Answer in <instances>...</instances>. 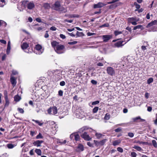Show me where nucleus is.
Here are the masks:
<instances>
[{"label":"nucleus","mask_w":157,"mask_h":157,"mask_svg":"<svg viewBox=\"0 0 157 157\" xmlns=\"http://www.w3.org/2000/svg\"><path fill=\"white\" fill-rule=\"evenodd\" d=\"M65 48L64 46L63 45L59 44L57 45L55 49V51L58 54H61L63 53L64 52V49Z\"/></svg>","instance_id":"1"},{"label":"nucleus","mask_w":157,"mask_h":157,"mask_svg":"<svg viewBox=\"0 0 157 157\" xmlns=\"http://www.w3.org/2000/svg\"><path fill=\"white\" fill-rule=\"evenodd\" d=\"M107 73L109 75L113 76L115 75V72L114 69L111 67H108L106 69Z\"/></svg>","instance_id":"2"},{"label":"nucleus","mask_w":157,"mask_h":157,"mask_svg":"<svg viewBox=\"0 0 157 157\" xmlns=\"http://www.w3.org/2000/svg\"><path fill=\"white\" fill-rule=\"evenodd\" d=\"M81 137L85 140L87 141L90 140L91 139V138L90 137L86 132L81 135Z\"/></svg>","instance_id":"3"},{"label":"nucleus","mask_w":157,"mask_h":157,"mask_svg":"<svg viewBox=\"0 0 157 157\" xmlns=\"http://www.w3.org/2000/svg\"><path fill=\"white\" fill-rule=\"evenodd\" d=\"M106 5V4H105L102 2H99L97 4H95L94 5V8H101Z\"/></svg>","instance_id":"4"},{"label":"nucleus","mask_w":157,"mask_h":157,"mask_svg":"<svg viewBox=\"0 0 157 157\" xmlns=\"http://www.w3.org/2000/svg\"><path fill=\"white\" fill-rule=\"evenodd\" d=\"M60 6L59 2V1H57L53 5L52 8L54 10L58 11Z\"/></svg>","instance_id":"5"},{"label":"nucleus","mask_w":157,"mask_h":157,"mask_svg":"<svg viewBox=\"0 0 157 157\" xmlns=\"http://www.w3.org/2000/svg\"><path fill=\"white\" fill-rule=\"evenodd\" d=\"M112 37V36L110 35H105L102 36V38L103 41L107 42Z\"/></svg>","instance_id":"6"},{"label":"nucleus","mask_w":157,"mask_h":157,"mask_svg":"<svg viewBox=\"0 0 157 157\" xmlns=\"http://www.w3.org/2000/svg\"><path fill=\"white\" fill-rule=\"evenodd\" d=\"M44 141L43 140H37L36 141H34L33 144L34 146L38 147L41 146V144Z\"/></svg>","instance_id":"7"},{"label":"nucleus","mask_w":157,"mask_h":157,"mask_svg":"<svg viewBox=\"0 0 157 157\" xmlns=\"http://www.w3.org/2000/svg\"><path fill=\"white\" fill-rule=\"evenodd\" d=\"M123 41H118L114 44V46L116 47H120L122 46L124 44H122Z\"/></svg>","instance_id":"8"},{"label":"nucleus","mask_w":157,"mask_h":157,"mask_svg":"<svg viewBox=\"0 0 157 157\" xmlns=\"http://www.w3.org/2000/svg\"><path fill=\"white\" fill-rule=\"evenodd\" d=\"M157 25V20H155L154 21H152L151 22L149 23L146 26V27L148 28L152 26L153 25Z\"/></svg>","instance_id":"9"},{"label":"nucleus","mask_w":157,"mask_h":157,"mask_svg":"<svg viewBox=\"0 0 157 157\" xmlns=\"http://www.w3.org/2000/svg\"><path fill=\"white\" fill-rule=\"evenodd\" d=\"M107 140V139H104L99 142H98L96 144L97 145H100L101 146H102L104 145V144Z\"/></svg>","instance_id":"10"},{"label":"nucleus","mask_w":157,"mask_h":157,"mask_svg":"<svg viewBox=\"0 0 157 157\" xmlns=\"http://www.w3.org/2000/svg\"><path fill=\"white\" fill-rule=\"evenodd\" d=\"M10 80L11 84H12V85L13 86H15L17 82L15 77H11L10 79Z\"/></svg>","instance_id":"11"},{"label":"nucleus","mask_w":157,"mask_h":157,"mask_svg":"<svg viewBox=\"0 0 157 157\" xmlns=\"http://www.w3.org/2000/svg\"><path fill=\"white\" fill-rule=\"evenodd\" d=\"M35 6V5L33 2H30L28 3L27 5L28 8L29 9H32Z\"/></svg>","instance_id":"12"},{"label":"nucleus","mask_w":157,"mask_h":157,"mask_svg":"<svg viewBox=\"0 0 157 157\" xmlns=\"http://www.w3.org/2000/svg\"><path fill=\"white\" fill-rule=\"evenodd\" d=\"M128 21L129 22L131 23L134 21H139V19H137L136 17H132L131 18H129L128 19Z\"/></svg>","instance_id":"13"},{"label":"nucleus","mask_w":157,"mask_h":157,"mask_svg":"<svg viewBox=\"0 0 157 157\" xmlns=\"http://www.w3.org/2000/svg\"><path fill=\"white\" fill-rule=\"evenodd\" d=\"M52 114L55 115L57 113V109L56 107L55 106L52 108Z\"/></svg>","instance_id":"14"},{"label":"nucleus","mask_w":157,"mask_h":157,"mask_svg":"<svg viewBox=\"0 0 157 157\" xmlns=\"http://www.w3.org/2000/svg\"><path fill=\"white\" fill-rule=\"evenodd\" d=\"M58 11L63 13H66L67 12V9L62 6H60Z\"/></svg>","instance_id":"15"},{"label":"nucleus","mask_w":157,"mask_h":157,"mask_svg":"<svg viewBox=\"0 0 157 157\" xmlns=\"http://www.w3.org/2000/svg\"><path fill=\"white\" fill-rule=\"evenodd\" d=\"M10 41H9L8 42L7 47L6 50L7 54H8L9 53L10 51Z\"/></svg>","instance_id":"16"},{"label":"nucleus","mask_w":157,"mask_h":157,"mask_svg":"<svg viewBox=\"0 0 157 157\" xmlns=\"http://www.w3.org/2000/svg\"><path fill=\"white\" fill-rule=\"evenodd\" d=\"M65 16L69 18L78 17V15L77 14L65 15Z\"/></svg>","instance_id":"17"},{"label":"nucleus","mask_w":157,"mask_h":157,"mask_svg":"<svg viewBox=\"0 0 157 157\" xmlns=\"http://www.w3.org/2000/svg\"><path fill=\"white\" fill-rule=\"evenodd\" d=\"M29 46L28 44L26 43H24L21 45V48L23 49H26Z\"/></svg>","instance_id":"18"},{"label":"nucleus","mask_w":157,"mask_h":157,"mask_svg":"<svg viewBox=\"0 0 157 157\" xmlns=\"http://www.w3.org/2000/svg\"><path fill=\"white\" fill-rule=\"evenodd\" d=\"M78 151H82L84 150L83 146L81 144H79L78 145Z\"/></svg>","instance_id":"19"},{"label":"nucleus","mask_w":157,"mask_h":157,"mask_svg":"<svg viewBox=\"0 0 157 157\" xmlns=\"http://www.w3.org/2000/svg\"><path fill=\"white\" fill-rule=\"evenodd\" d=\"M87 129H88V128L87 127H82V128H80L79 129V131H78V132L81 133H82V132H83L84 131H85L86 130H87Z\"/></svg>","instance_id":"20"},{"label":"nucleus","mask_w":157,"mask_h":157,"mask_svg":"<svg viewBox=\"0 0 157 157\" xmlns=\"http://www.w3.org/2000/svg\"><path fill=\"white\" fill-rule=\"evenodd\" d=\"M74 137L76 141H78L80 140V138L79 135L77 133H75Z\"/></svg>","instance_id":"21"},{"label":"nucleus","mask_w":157,"mask_h":157,"mask_svg":"<svg viewBox=\"0 0 157 157\" xmlns=\"http://www.w3.org/2000/svg\"><path fill=\"white\" fill-rule=\"evenodd\" d=\"M121 142L120 140H115L113 142V145L115 146L119 144Z\"/></svg>","instance_id":"22"},{"label":"nucleus","mask_w":157,"mask_h":157,"mask_svg":"<svg viewBox=\"0 0 157 157\" xmlns=\"http://www.w3.org/2000/svg\"><path fill=\"white\" fill-rule=\"evenodd\" d=\"M43 6L45 9H49L50 8V4L48 3H44L43 5Z\"/></svg>","instance_id":"23"},{"label":"nucleus","mask_w":157,"mask_h":157,"mask_svg":"<svg viewBox=\"0 0 157 157\" xmlns=\"http://www.w3.org/2000/svg\"><path fill=\"white\" fill-rule=\"evenodd\" d=\"M95 136L98 139H99L101 138L102 136H103L101 133L96 132L95 133Z\"/></svg>","instance_id":"24"},{"label":"nucleus","mask_w":157,"mask_h":157,"mask_svg":"<svg viewBox=\"0 0 157 157\" xmlns=\"http://www.w3.org/2000/svg\"><path fill=\"white\" fill-rule=\"evenodd\" d=\"M137 29H143V28L142 25H139L134 27L133 29L134 30H136Z\"/></svg>","instance_id":"25"},{"label":"nucleus","mask_w":157,"mask_h":157,"mask_svg":"<svg viewBox=\"0 0 157 157\" xmlns=\"http://www.w3.org/2000/svg\"><path fill=\"white\" fill-rule=\"evenodd\" d=\"M35 152L38 155H40L41 154V151L40 149H36L35 150Z\"/></svg>","instance_id":"26"},{"label":"nucleus","mask_w":157,"mask_h":157,"mask_svg":"<svg viewBox=\"0 0 157 157\" xmlns=\"http://www.w3.org/2000/svg\"><path fill=\"white\" fill-rule=\"evenodd\" d=\"M51 44L52 47H55V46H56V47L57 46V45H59V43L58 42H56V41H53L51 43Z\"/></svg>","instance_id":"27"},{"label":"nucleus","mask_w":157,"mask_h":157,"mask_svg":"<svg viewBox=\"0 0 157 157\" xmlns=\"http://www.w3.org/2000/svg\"><path fill=\"white\" fill-rule=\"evenodd\" d=\"M133 147L139 151H140L142 150V148L138 146L135 145Z\"/></svg>","instance_id":"28"},{"label":"nucleus","mask_w":157,"mask_h":157,"mask_svg":"<svg viewBox=\"0 0 157 157\" xmlns=\"http://www.w3.org/2000/svg\"><path fill=\"white\" fill-rule=\"evenodd\" d=\"M76 35L77 37H79L82 36H83V34L82 32H79L78 31H77L76 33Z\"/></svg>","instance_id":"29"},{"label":"nucleus","mask_w":157,"mask_h":157,"mask_svg":"<svg viewBox=\"0 0 157 157\" xmlns=\"http://www.w3.org/2000/svg\"><path fill=\"white\" fill-rule=\"evenodd\" d=\"M21 99V97L18 95H16L14 97V100L16 101H18Z\"/></svg>","instance_id":"30"},{"label":"nucleus","mask_w":157,"mask_h":157,"mask_svg":"<svg viewBox=\"0 0 157 157\" xmlns=\"http://www.w3.org/2000/svg\"><path fill=\"white\" fill-rule=\"evenodd\" d=\"M15 145L11 144H7V147L9 149L13 148Z\"/></svg>","instance_id":"31"},{"label":"nucleus","mask_w":157,"mask_h":157,"mask_svg":"<svg viewBox=\"0 0 157 157\" xmlns=\"http://www.w3.org/2000/svg\"><path fill=\"white\" fill-rule=\"evenodd\" d=\"M42 46L40 44H38L36 46L35 48L37 50H40L42 49Z\"/></svg>","instance_id":"32"},{"label":"nucleus","mask_w":157,"mask_h":157,"mask_svg":"<svg viewBox=\"0 0 157 157\" xmlns=\"http://www.w3.org/2000/svg\"><path fill=\"white\" fill-rule=\"evenodd\" d=\"M110 118V115L108 113H106L104 119L105 120H109Z\"/></svg>","instance_id":"33"},{"label":"nucleus","mask_w":157,"mask_h":157,"mask_svg":"<svg viewBox=\"0 0 157 157\" xmlns=\"http://www.w3.org/2000/svg\"><path fill=\"white\" fill-rule=\"evenodd\" d=\"M6 0H1V2H2V5L0 3V6L1 7H3L4 6L6 3Z\"/></svg>","instance_id":"34"},{"label":"nucleus","mask_w":157,"mask_h":157,"mask_svg":"<svg viewBox=\"0 0 157 157\" xmlns=\"http://www.w3.org/2000/svg\"><path fill=\"white\" fill-rule=\"evenodd\" d=\"M32 121H34L36 123L38 124H39V125L40 126H42L43 124V123H40V122H39V121H38V120H35L34 119H33L32 120Z\"/></svg>","instance_id":"35"},{"label":"nucleus","mask_w":157,"mask_h":157,"mask_svg":"<svg viewBox=\"0 0 157 157\" xmlns=\"http://www.w3.org/2000/svg\"><path fill=\"white\" fill-rule=\"evenodd\" d=\"M99 109L98 107H95L93 109V112L94 113H96L98 111Z\"/></svg>","instance_id":"36"},{"label":"nucleus","mask_w":157,"mask_h":157,"mask_svg":"<svg viewBox=\"0 0 157 157\" xmlns=\"http://www.w3.org/2000/svg\"><path fill=\"white\" fill-rule=\"evenodd\" d=\"M122 33L121 31H116L114 32V33L116 36H117L119 34H121Z\"/></svg>","instance_id":"37"},{"label":"nucleus","mask_w":157,"mask_h":157,"mask_svg":"<svg viewBox=\"0 0 157 157\" xmlns=\"http://www.w3.org/2000/svg\"><path fill=\"white\" fill-rule=\"evenodd\" d=\"M153 81V79L152 78H149L147 80V83L148 84H150Z\"/></svg>","instance_id":"38"},{"label":"nucleus","mask_w":157,"mask_h":157,"mask_svg":"<svg viewBox=\"0 0 157 157\" xmlns=\"http://www.w3.org/2000/svg\"><path fill=\"white\" fill-rule=\"evenodd\" d=\"M152 144H153V145L155 147H157V144L156 141L154 140H152Z\"/></svg>","instance_id":"39"},{"label":"nucleus","mask_w":157,"mask_h":157,"mask_svg":"<svg viewBox=\"0 0 157 157\" xmlns=\"http://www.w3.org/2000/svg\"><path fill=\"white\" fill-rule=\"evenodd\" d=\"M43 138V136L40 133H39L36 136V138L37 139H42Z\"/></svg>","instance_id":"40"},{"label":"nucleus","mask_w":157,"mask_h":157,"mask_svg":"<svg viewBox=\"0 0 157 157\" xmlns=\"http://www.w3.org/2000/svg\"><path fill=\"white\" fill-rule=\"evenodd\" d=\"M17 110L21 113H24V110L21 108H17Z\"/></svg>","instance_id":"41"},{"label":"nucleus","mask_w":157,"mask_h":157,"mask_svg":"<svg viewBox=\"0 0 157 157\" xmlns=\"http://www.w3.org/2000/svg\"><path fill=\"white\" fill-rule=\"evenodd\" d=\"M134 5L136 6V8L137 9H139L140 8V6L136 2L134 3Z\"/></svg>","instance_id":"42"},{"label":"nucleus","mask_w":157,"mask_h":157,"mask_svg":"<svg viewBox=\"0 0 157 157\" xmlns=\"http://www.w3.org/2000/svg\"><path fill=\"white\" fill-rule=\"evenodd\" d=\"M131 155L132 157H136L137 154L135 152H132L131 153Z\"/></svg>","instance_id":"43"},{"label":"nucleus","mask_w":157,"mask_h":157,"mask_svg":"<svg viewBox=\"0 0 157 157\" xmlns=\"http://www.w3.org/2000/svg\"><path fill=\"white\" fill-rule=\"evenodd\" d=\"M139 119H141L140 117H138L135 118H133L132 119V120L134 122H136V120H139Z\"/></svg>","instance_id":"44"},{"label":"nucleus","mask_w":157,"mask_h":157,"mask_svg":"<svg viewBox=\"0 0 157 157\" xmlns=\"http://www.w3.org/2000/svg\"><path fill=\"white\" fill-rule=\"evenodd\" d=\"M117 150L118 151L121 153L123 152V149L121 147H118L117 148Z\"/></svg>","instance_id":"45"},{"label":"nucleus","mask_w":157,"mask_h":157,"mask_svg":"<svg viewBox=\"0 0 157 157\" xmlns=\"http://www.w3.org/2000/svg\"><path fill=\"white\" fill-rule=\"evenodd\" d=\"M4 95L5 96V98L6 99L8 98L7 92V91L5 90L4 91Z\"/></svg>","instance_id":"46"},{"label":"nucleus","mask_w":157,"mask_h":157,"mask_svg":"<svg viewBox=\"0 0 157 157\" xmlns=\"http://www.w3.org/2000/svg\"><path fill=\"white\" fill-rule=\"evenodd\" d=\"M6 100L5 106H8L9 105V101L8 98L5 99Z\"/></svg>","instance_id":"47"},{"label":"nucleus","mask_w":157,"mask_h":157,"mask_svg":"<svg viewBox=\"0 0 157 157\" xmlns=\"http://www.w3.org/2000/svg\"><path fill=\"white\" fill-rule=\"evenodd\" d=\"M5 24V26H6L7 25V24L5 22L2 20H0V26L2 25V24Z\"/></svg>","instance_id":"48"},{"label":"nucleus","mask_w":157,"mask_h":157,"mask_svg":"<svg viewBox=\"0 0 157 157\" xmlns=\"http://www.w3.org/2000/svg\"><path fill=\"white\" fill-rule=\"evenodd\" d=\"M121 128H117L115 129V131L116 132H119L121 131Z\"/></svg>","instance_id":"49"},{"label":"nucleus","mask_w":157,"mask_h":157,"mask_svg":"<svg viewBox=\"0 0 157 157\" xmlns=\"http://www.w3.org/2000/svg\"><path fill=\"white\" fill-rule=\"evenodd\" d=\"M77 43V41H74L71 42H69L68 43V44H69L73 45Z\"/></svg>","instance_id":"50"},{"label":"nucleus","mask_w":157,"mask_h":157,"mask_svg":"<svg viewBox=\"0 0 157 157\" xmlns=\"http://www.w3.org/2000/svg\"><path fill=\"white\" fill-rule=\"evenodd\" d=\"M48 112L49 114H52V109L51 107H50L48 109Z\"/></svg>","instance_id":"51"},{"label":"nucleus","mask_w":157,"mask_h":157,"mask_svg":"<svg viewBox=\"0 0 157 157\" xmlns=\"http://www.w3.org/2000/svg\"><path fill=\"white\" fill-rule=\"evenodd\" d=\"M128 135L131 137H132L134 136V134L132 132H129L128 133Z\"/></svg>","instance_id":"52"},{"label":"nucleus","mask_w":157,"mask_h":157,"mask_svg":"<svg viewBox=\"0 0 157 157\" xmlns=\"http://www.w3.org/2000/svg\"><path fill=\"white\" fill-rule=\"evenodd\" d=\"M91 82L92 84L94 85H96L97 84V82L94 80H91Z\"/></svg>","instance_id":"53"},{"label":"nucleus","mask_w":157,"mask_h":157,"mask_svg":"<svg viewBox=\"0 0 157 157\" xmlns=\"http://www.w3.org/2000/svg\"><path fill=\"white\" fill-rule=\"evenodd\" d=\"M99 103V101H96L93 102L92 103V105H95L98 104Z\"/></svg>","instance_id":"54"},{"label":"nucleus","mask_w":157,"mask_h":157,"mask_svg":"<svg viewBox=\"0 0 157 157\" xmlns=\"http://www.w3.org/2000/svg\"><path fill=\"white\" fill-rule=\"evenodd\" d=\"M65 85V83L64 81H62L60 83V85L61 86H63Z\"/></svg>","instance_id":"55"},{"label":"nucleus","mask_w":157,"mask_h":157,"mask_svg":"<svg viewBox=\"0 0 157 157\" xmlns=\"http://www.w3.org/2000/svg\"><path fill=\"white\" fill-rule=\"evenodd\" d=\"M50 30L52 31H56V28L54 26H52L50 28Z\"/></svg>","instance_id":"56"},{"label":"nucleus","mask_w":157,"mask_h":157,"mask_svg":"<svg viewBox=\"0 0 157 157\" xmlns=\"http://www.w3.org/2000/svg\"><path fill=\"white\" fill-rule=\"evenodd\" d=\"M95 34V33H90V32H88V33H87V35L88 36L93 35Z\"/></svg>","instance_id":"57"},{"label":"nucleus","mask_w":157,"mask_h":157,"mask_svg":"<svg viewBox=\"0 0 157 157\" xmlns=\"http://www.w3.org/2000/svg\"><path fill=\"white\" fill-rule=\"evenodd\" d=\"M59 95L60 96H62L63 95V91L61 90H59L58 92Z\"/></svg>","instance_id":"58"},{"label":"nucleus","mask_w":157,"mask_h":157,"mask_svg":"<svg viewBox=\"0 0 157 157\" xmlns=\"http://www.w3.org/2000/svg\"><path fill=\"white\" fill-rule=\"evenodd\" d=\"M0 42L3 44H6V41L3 40H0Z\"/></svg>","instance_id":"59"},{"label":"nucleus","mask_w":157,"mask_h":157,"mask_svg":"<svg viewBox=\"0 0 157 157\" xmlns=\"http://www.w3.org/2000/svg\"><path fill=\"white\" fill-rule=\"evenodd\" d=\"M60 36L61 38L63 39H64L66 38L65 36L63 34H60Z\"/></svg>","instance_id":"60"},{"label":"nucleus","mask_w":157,"mask_h":157,"mask_svg":"<svg viewBox=\"0 0 157 157\" xmlns=\"http://www.w3.org/2000/svg\"><path fill=\"white\" fill-rule=\"evenodd\" d=\"M36 20L38 22H41V19L39 17L36 18Z\"/></svg>","instance_id":"61"},{"label":"nucleus","mask_w":157,"mask_h":157,"mask_svg":"<svg viewBox=\"0 0 157 157\" xmlns=\"http://www.w3.org/2000/svg\"><path fill=\"white\" fill-rule=\"evenodd\" d=\"M64 21L65 22H67L70 23H71L73 22V21L72 20H67V19H65L64 20Z\"/></svg>","instance_id":"62"},{"label":"nucleus","mask_w":157,"mask_h":157,"mask_svg":"<svg viewBox=\"0 0 157 157\" xmlns=\"http://www.w3.org/2000/svg\"><path fill=\"white\" fill-rule=\"evenodd\" d=\"M46 33L44 35V37L45 38H47L49 37V35L48 33V31H46Z\"/></svg>","instance_id":"63"},{"label":"nucleus","mask_w":157,"mask_h":157,"mask_svg":"<svg viewBox=\"0 0 157 157\" xmlns=\"http://www.w3.org/2000/svg\"><path fill=\"white\" fill-rule=\"evenodd\" d=\"M42 28L41 27H39L36 29L38 31H40L42 29Z\"/></svg>","instance_id":"64"}]
</instances>
